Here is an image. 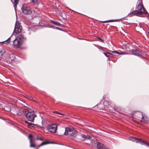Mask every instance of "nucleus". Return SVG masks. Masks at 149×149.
I'll use <instances>...</instances> for the list:
<instances>
[{"label": "nucleus", "mask_w": 149, "mask_h": 149, "mask_svg": "<svg viewBox=\"0 0 149 149\" xmlns=\"http://www.w3.org/2000/svg\"><path fill=\"white\" fill-rule=\"evenodd\" d=\"M36 149H38V148H36Z\"/></svg>", "instance_id": "36"}, {"label": "nucleus", "mask_w": 149, "mask_h": 149, "mask_svg": "<svg viewBox=\"0 0 149 149\" xmlns=\"http://www.w3.org/2000/svg\"><path fill=\"white\" fill-rule=\"evenodd\" d=\"M9 57L10 58V61H12L14 59L15 56L13 54H10Z\"/></svg>", "instance_id": "20"}, {"label": "nucleus", "mask_w": 149, "mask_h": 149, "mask_svg": "<svg viewBox=\"0 0 149 149\" xmlns=\"http://www.w3.org/2000/svg\"><path fill=\"white\" fill-rule=\"evenodd\" d=\"M57 127V126L56 125L51 124L48 125L47 128L48 131L52 133H55L56 132Z\"/></svg>", "instance_id": "8"}, {"label": "nucleus", "mask_w": 149, "mask_h": 149, "mask_svg": "<svg viewBox=\"0 0 149 149\" xmlns=\"http://www.w3.org/2000/svg\"><path fill=\"white\" fill-rule=\"evenodd\" d=\"M129 139L133 142H134L137 143H140L141 144L144 145L149 146V143L143 141L140 139H138L134 137H131L129 138Z\"/></svg>", "instance_id": "5"}, {"label": "nucleus", "mask_w": 149, "mask_h": 149, "mask_svg": "<svg viewBox=\"0 0 149 149\" xmlns=\"http://www.w3.org/2000/svg\"><path fill=\"white\" fill-rule=\"evenodd\" d=\"M30 143V147L35 148L36 146L35 145L32 143V142H31Z\"/></svg>", "instance_id": "24"}, {"label": "nucleus", "mask_w": 149, "mask_h": 149, "mask_svg": "<svg viewBox=\"0 0 149 149\" xmlns=\"http://www.w3.org/2000/svg\"><path fill=\"white\" fill-rule=\"evenodd\" d=\"M18 115H19V116H20V115L19 114H18Z\"/></svg>", "instance_id": "34"}, {"label": "nucleus", "mask_w": 149, "mask_h": 149, "mask_svg": "<svg viewBox=\"0 0 149 149\" xmlns=\"http://www.w3.org/2000/svg\"><path fill=\"white\" fill-rule=\"evenodd\" d=\"M138 2H139V4L136 7V8L140 12V14H142L143 13L147 14V11L145 10L142 4V0H139Z\"/></svg>", "instance_id": "6"}, {"label": "nucleus", "mask_w": 149, "mask_h": 149, "mask_svg": "<svg viewBox=\"0 0 149 149\" xmlns=\"http://www.w3.org/2000/svg\"><path fill=\"white\" fill-rule=\"evenodd\" d=\"M22 27L20 25L19 21H16L15 24L14 30L13 33H20L22 30Z\"/></svg>", "instance_id": "7"}, {"label": "nucleus", "mask_w": 149, "mask_h": 149, "mask_svg": "<svg viewBox=\"0 0 149 149\" xmlns=\"http://www.w3.org/2000/svg\"><path fill=\"white\" fill-rule=\"evenodd\" d=\"M142 115V120L141 121V122H142L144 123L147 124L149 120L148 118L146 116H143V114Z\"/></svg>", "instance_id": "10"}, {"label": "nucleus", "mask_w": 149, "mask_h": 149, "mask_svg": "<svg viewBox=\"0 0 149 149\" xmlns=\"http://www.w3.org/2000/svg\"><path fill=\"white\" fill-rule=\"evenodd\" d=\"M64 130V134L68 136H73L77 133V131L73 128L67 127Z\"/></svg>", "instance_id": "3"}, {"label": "nucleus", "mask_w": 149, "mask_h": 149, "mask_svg": "<svg viewBox=\"0 0 149 149\" xmlns=\"http://www.w3.org/2000/svg\"><path fill=\"white\" fill-rule=\"evenodd\" d=\"M104 55L107 57H109L111 55H112V54L109 52H103Z\"/></svg>", "instance_id": "21"}, {"label": "nucleus", "mask_w": 149, "mask_h": 149, "mask_svg": "<svg viewBox=\"0 0 149 149\" xmlns=\"http://www.w3.org/2000/svg\"><path fill=\"white\" fill-rule=\"evenodd\" d=\"M139 26L140 28H141V26H140V25H139V26Z\"/></svg>", "instance_id": "32"}, {"label": "nucleus", "mask_w": 149, "mask_h": 149, "mask_svg": "<svg viewBox=\"0 0 149 149\" xmlns=\"http://www.w3.org/2000/svg\"><path fill=\"white\" fill-rule=\"evenodd\" d=\"M81 135L83 139L80 138V139L82 140H84L86 139H89L90 138V136L89 135H86L84 134H82Z\"/></svg>", "instance_id": "13"}, {"label": "nucleus", "mask_w": 149, "mask_h": 149, "mask_svg": "<svg viewBox=\"0 0 149 149\" xmlns=\"http://www.w3.org/2000/svg\"><path fill=\"white\" fill-rule=\"evenodd\" d=\"M29 138L30 139V142H32V139H33V136L31 134H29Z\"/></svg>", "instance_id": "23"}, {"label": "nucleus", "mask_w": 149, "mask_h": 149, "mask_svg": "<svg viewBox=\"0 0 149 149\" xmlns=\"http://www.w3.org/2000/svg\"><path fill=\"white\" fill-rule=\"evenodd\" d=\"M98 38L99 40H100L102 41V42H104V40H103L100 37H98Z\"/></svg>", "instance_id": "29"}, {"label": "nucleus", "mask_w": 149, "mask_h": 149, "mask_svg": "<svg viewBox=\"0 0 149 149\" xmlns=\"http://www.w3.org/2000/svg\"><path fill=\"white\" fill-rule=\"evenodd\" d=\"M138 14H140V12L139 10H136L133 11L130 14V15L131 16L132 15H134Z\"/></svg>", "instance_id": "14"}, {"label": "nucleus", "mask_w": 149, "mask_h": 149, "mask_svg": "<svg viewBox=\"0 0 149 149\" xmlns=\"http://www.w3.org/2000/svg\"><path fill=\"white\" fill-rule=\"evenodd\" d=\"M31 98H32V97H31L30 98V99H31Z\"/></svg>", "instance_id": "33"}, {"label": "nucleus", "mask_w": 149, "mask_h": 149, "mask_svg": "<svg viewBox=\"0 0 149 149\" xmlns=\"http://www.w3.org/2000/svg\"><path fill=\"white\" fill-rule=\"evenodd\" d=\"M22 13L25 15H30L31 14L32 11L31 8L27 4H24L22 5L21 8Z\"/></svg>", "instance_id": "4"}, {"label": "nucleus", "mask_w": 149, "mask_h": 149, "mask_svg": "<svg viewBox=\"0 0 149 149\" xmlns=\"http://www.w3.org/2000/svg\"><path fill=\"white\" fill-rule=\"evenodd\" d=\"M115 20H109L103 21H101V22L103 23H105L109 22H113L116 21Z\"/></svg>", "instance_id": "18"}, {"label": "nucleus", "mask_w": 149, "mask_h": 149, "mask_svg": "<svg viewBox=\"0 0 149 149\" xmlns=\"http://www.w3.org/2000/svg\"><path fill=\"white\" fill-rule=\"evenodd\" d=\"M148 33H149V32H148Z\"/></svg>", "instance_id": "35"}, {"label": "nucleus", "mask_w": 149, "mask_h": 149, "mask_svg": "<svg viewBox=\"0 0 149 149\" xmlns=\"http://www.w3.org/2000/svg\"><path fill=\"white\" fill-rule=\"evenodd\" d=\"M49 143V141L48 140H46L45 141L42 142L41 144L38 146V147H40L41 146L48 144Z\"/></svg>", "instance_id": "16"}, {"label": "nucleus", "mask_w": 149, "mask_h": 149, "mask_svg": "<svg viewBox=\"0 0 149 149\" xmlns=\"http://www.w3.org/2000/svg\"><path fill=\"white\" fill-rule=\"evenodd\" d=\"M34 4L36 3H37V0H30Z\"/></svg>", "instance_id": "25"}, {"label": "nucleus", "mask_w": 149, "mask_h": 149, "mask_svg": "<svg viewBox=\"0 0 149 149\" xmlns=\"http://www.w3.org/2000/svg\"><path fill=\"white\" fill-rule=\"evenodd\" d=\"M51 22L53 24L57 26H59L60 24L59 22L51 20Z\"/></svg>", "instance_id": "22"}, {"label": "nucleus", "mask_w": 149, "mask_h": 149, "mask_svg": "<svg viewBox=\"0 0 149 149\" xmlns=\"http://www.w3.org/2000/svg\"><path fill=\"white\" fill-rule=\"evenodd\" d=\"M35 125H36L35 124L32 123H29L27 125L28 127L30 128H31L32 127H33Z\"/></svg>", "instance_id": "17"}, {"label": "nucleus", "mask_w": 149, "mask_h": 149, "mask_svg": "<svg viewBox=\"0 0 149 149\" xmlns=\"http://www.w3.org/2000/svg\"><path fill=\"white\" fill-rule=\"evenodd\" d=\"M13 3L14 5V7L15 9L17 7V5L18 2V0H11Z\"/></svg>", "instance_id": "15"}, {"label": "nucleus", "mask_w": 149, "mask_h": 149, "mask_svg": "<svg viewBox=\"0 0 149 149\" xmlns=\"http://www.w3.org/2000/svg\"><path fill=\"white\" fill-rule=\"evenodd\" d=\"M112 52L114 54L116 53V54H122L121 53L118 52L117 51H112Z\"/></svg>", "instance_id": "26"}, {"label": "nucleus", "mask_w": 149, "mask_h": 149, "mask_svg": "<svg viewBox=\"0 0 149 149\" xmlns=\"http://www.w3.org/2000/svg\"><path fill=\"white\" fill-rule=\"evenodd\" d=\"M37 139L38 140H40V141H43V139H42L40 137H37Z\"/></svg>", "instance_id": "28"}, {"label": "nucleus", "mask_w": 149, "mask_h": 149, "mask_svg": "<svg viewBox=\"0 0 149 149\" xmlns=\"http://www.w3.org/2000/svg\"><path fill=\"white\" fill-rule=\"evenodd\" d=\"M24 39V37L23 35H19L13 41L14 45L16 47H19L22 44Z\"/></svg>", "instance_id": "2"}, {"label": "nucleus", "mask_w": 149, "mask_h": 149, "mask_svg": "<svg viewBox=\"0 0 149 149\" xmlns=\"http://www.w3.org/2000/svg\"><path fill=\"white\" fill-rule=\"evenodd\" d=\"M77 138H79V135H77Z\"/></svg>", "instance_id": "31"}, {"label": "nucleus", "mask_w": 149, "mask_h": 149, "mask_svg": "<svg viewBox=\"0 0 149 149\" xmlns=\"http://www.w3.org/2000/svg\"><path fill=\"white\" fill-rule=\"evenodd\" d=\"M10 38H9L8 39H7L6 40L3 42H1L0 43H2V44L4 43L5 44H7L9 42V40H10Z\"/></svg>", "instance_id": "19"}, {"label": "nucleus", "mask_w": 149, "mask_h": 149, "mask_svg": "<svg viewBox=\"0 0 149 149\" xmlns=\"http://www.w3.org/2000/svg\"><path fill=\"white\" fill-rule=\"evenodd\" d=\"M6 52L5 49L3 48H1L0 49V61L1 60L2 58V56L3 54H4Z\"/></svg>", "instance_id": "12"}, {"label": "nucleus", "mask_w": 149, "mask_h": 149, "mask_svg": "<svg viewBox=\"0 0 149 149\" xmlns=\"http://www.w3.org/2000/svg\"><path fill=\"white\" fill-rule=\"evenodd\" d=\"M23 112L29 121L31 122H34L35 118L36 117L34 111L30 109H24L23 111Z\"/></svg>", "instance_id": "1"}, {"label": "nucleus", "mask_w": 149, "mask_h": 149, "mask_svg": "<svg viewBox=\"0 0 149 149\" xmlns=\"http://www.w3.org/2000/svg\"><path fill=\"white\" fill-rule=\"evenodd\" d=\"M53 113H57V114H60V115H63V114L60 113H59L57 111H54Z\"/></svg>", "instance_id": "27"}, {"label": "nucleus", "mask_w": 149, "mask_h": 149, "mask_svg": "<svg viewBox=\"0 0 149 149\" xmlns=\"http://www.w3.org/2000/svg\"><path fill=\"white\" fill-rule=\"evenodd\" d=\"M25 123H26V124H29V122H27V121H25Z\"/></svg>", "instance_id": "30"}, {"label": "nucleus", "mask_w": 149, "mask_h": 149, "mask_svg": "<svg viewBox=\"0 0 149 149\" xmlns=\"http://www.w3.org/2000/svg\"><path fill=\"white\" fill-rule=\"evenodd\" d=\"M132 54L134 55L141 57H145L144 56H142V53L137 49H132Z\"/></svg>", "instance_id": "9"}, {"label": "nucleus", "mask_w": 149, "mask_h": 149, "mask_svg": "<svg viewBox=\"0 0 149 149\" xmlns=\"http://www.w3.org/2000/svg\"><path fill=\"white\" fill-rule=\"evenodd\" d=\"M97 146L98 149H109V148L105 147L103 144L100 143H97Z\"/></svg>", "instance_id": "11"}]
</instances>
